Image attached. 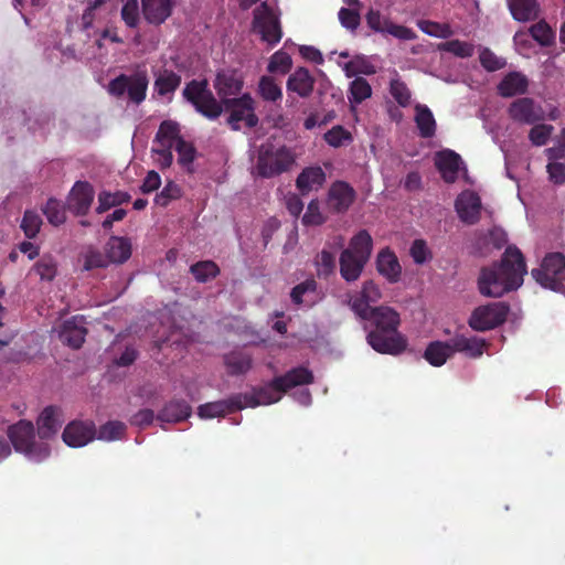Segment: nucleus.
I'll use <instances>...</instances> for the list:
<instances>
[{"instance_id": "2f4dec72", "label": "nucleus", "mask_w": 565, "mask_h": 565, "mask_svg": "<svg viewBox=\"0 0 565 565\" xmlns=\"http://www.w3.org/2000/svg\"><path fill=\"white\" fill-rule=\"evenodd\" d=\"M106 254L111 263H125L131 256V243L126 237L113 236L106 244Z\"/></svg>"}, {"instance_id": "393cba45", "label": "nucleus", "mask_w": 565, "mask_h": 565, "mask_svg": "<svg viewBox=\"0 0 565 565\" xmlns=\"http://www.w3.org/2000/svg\"><path fill=\"white\" fill-rule=\"evenodd\" d=\"M82 317H73L63 323L60 331L61 340L73 349H78L86 335V329L83 326Z\"/></svg>"}, {"instance_id": "a878e982", "label": "nucleus", "mask_w": 565, "mask_h": 565, "mask_svg": "<svg viewBox=\"0 0 565 565\" xmlns=\"http://www.w3.org/2000/svg\"><path fill=\"white\" fill-rule=\"evenodd\" d=\"M326 182V173L321 167H308L296 180L297 188L302 194L319 190Z\"/></svg>"}, {"instance_id": "412c9836", "label": "nucleus", "mask_w": 565, "mask_h": 565, "mask_svg": "<svg viewBox=\"0 0 565 565\" xmlns=\"http://www.w3.org/2000/svg\"><path fill=\"white\" fill-rule=\"evenodd\" d=\"M94 199V189L88 182L78 181L74 184L70 196L68 207L78 215L85 214Z\"/></svg>"}, {"instance_id": "8fccbe9b", "label": "nucleus", "mask_w": 565, "mask_h": 565, "mask_svg": "<svg viewBox=\"0 0 565 565\" xmlns=\"http://www.w3.org/2000/svg\"><path fill=\"white\" fill-rule=\"evenodd\" d=\"M225 363L232 374H242L249 370L252 360L249 355L243 352H232L226 355Z\"/></svg>"}, {"instance_id": "37998d69", "label": "nucleus", "mask_w": 565, "mask_h": 565, "mask_svg": "<svg viewBox=\"0 0 565 565\" xmlns=\"http://www.w3.org/2000/svg\"><path fill=\"white\" fill-rule=\"evenodd\" d=\"M531 126L532 127L527 136L531 145L534 147H543L547 145L552 135L554 134V126L543 121H539Z\"/></svg>"}, {"instance_id": "c85d7f7f", "label": "nucleus", "mask_w": 565, "mask_h": 565, "mask_svg": "<svg viewBox=\"0 0 565 565\" xmlns=\"http://www.w3.org/2000/svg\"><path fill=\"white\" fill-rule=\"evenodd\" d=\"M291 300L295 305L306 307L313 306L319 300L317 284L313 279H307L291 290Z\"/></svg>"}, {"instance_id": "1a4fd4ad", "label": "nucleus", "mask_w": 565, "mask_h": 565, "mask_svg": "<svg viewBox=\"0 0 565 565\" xmlns=\"http://www.w3.org/2000/svg\"><path fill=\"white\" fill-rule=\"evenodd\" d=\"M223 105L230 113L227 122L233 130L253 128L258 124L255 114V102L249 94H243L241 97L226 100Z\"/></svg>"}, {"instance_id": "ea45409f", "label": "nucleus", "mask_w": 565, "mask_h": 565, "mask_svg": "<svg viewBox=\"0 0 565 565\" xmlns=\"http://www.w3.org/2000/svg\"><path fill=\"white\" fill-rule=\"evenodd\" d=\"M191 415V407L185 402H171L164 406L159 414V419L168 423H175L188 418Z\"/></svg>"}, {"instance_id": "39448f33", "label": "nucleus", "mask_w": 565, "mask_h": 565, "mask_svg": "<svg viewBox=\"0 0 565 565\" xmlns=\"http://www.w3.org/2000/svg\"><path fill=\"white\" fill-rule=\"evenodd\" d=\"M294 162L291 150L285 146L266 142L259 149L255 171L263 178H271L289 170Z\"/></svg>"}, {"instance_id": "5701e85b", "label": "nucleus", "mask_w": 565, "mask_h": 565, "mask_svg": "<svg viewBox=\"0 0 565 565\" xmlns=\"http://www.w3.org/2000/svg\"><path fill=\"white\" fill-rule=\"evenodd\" d=\"M242 397L233 395L227 399L206 403L198 408V415L202 419H212L230 414L234 411L242 409L237 404H241Z\"/></svg>"}, {"instance_id": "f704fd0d", "label": "nucleus", "mask_w": 565, "mask_h": 565, "mask_svg": "<svg viewBox=\"0 0 565 565\" xmlns=\"http://www.w3.org/2000/svg\"><path fill=\"white\" fill-rule=\"evenodd\" d=\"M372 248L373 239L371 235L367 231L361 230L351 238L349 247L343 252H349L351 255L362 258V260H369L372 254Z\"/></svg>"}, {"instance_id": "69168bd1", "label": "nucleus", "mask_w": 565, "mask_h": 565, "mask_svg": "<svg viewBox=\"0 0 565 565\" xmlns=\"http://www.w3.org/2000/svg\"><path fill=\"white\" fill-rule=\"evenodd\" d=\"M126 195L124 193H110V192H102L98 195V206L96 209L97 213H104L108 209L120 204L125 201Z\"/></svg>"}, {"instance_id": "09e8293b", "label": "nucleus", "mask_w": 565, "mask_h": 565, "mask_svg": "<svg viewBox=\"0 0 565 565\" xmlns=\"http://www.w3.org/2000/svg\"><path fill=\"white\" fill-rule=\"evenodd\" d=\"M174 149L178 152L179 164L182 168H184L188 172H192L193 161L196 156V151L193 145L182 139L178 141Z\"/></svg>"}, {"instance_id": "b1692460", "label": "nucleus", "mask_w": 565, "mask_h": 565, "mask_svg": "<svg viewBox=\"0 0 565 565\" xmlns=\"http://www.w3.org/2000/svg\"><path fill=\"white\" fill-rule=\"evenodd\" d=\"M450 341L454 354L457 352L463 353L470 359L480 358L487 348V342L478 337H466L463 334H457L450 339Z\"/></svg>"}, {"instance_id": "58836bf2", "label": "nucleus", "mask_w": 565, "mask_h": 565, "mask_svg": "<svg viewBox=\"0 0 565 565\" xmlns=\"http://www.w3.org/2000/svg\"><path fill=\"white\" fill-rule=\"evenodd\" d=\"M415 122L424 138L431 137L436 130V121L433 113L426 105L417 104L415 106Z\"/></svg>"}, {"instance_id": "a18cd8bd", "label": "nucleus", "mask_w": 565, "mask_h": 565, "mask_svg": "<svg viewBox=\"0 0 565 565\" xmlns=\"http://www.w3.org/2000/svg\"><path fill=\"white\" fill-rule=\"evenodd\" d=\"M390 94L401 107H407L412 103V93L397 74L390 82Z\"/></svg>"}, {"instance_id": "6e6d98bb", "label": "nucleus", "mask_w": 565, "mask_h": 565, "mask_svg": "<svg viewBox=\"0 0 565 565\" xmlns=\"http://www.w3.org/2000/svg\"><path fill=\"white\" fill-rule=\"evenodd\" d=\"M33 270L42 280H52L56 276L57 265L55 259L50 255H44L34 265Z\"/></svg>"}, {"instance_id": "473e14b6", "label": "nucleus", "mask_w": 565, "mask_h": 565, "mask_svg": "<svg viewBox=\"0 0 565 565\" xmlns=\"http://www.w3.org/2000/svg\"><path fill=\"white\" fill-rule=\"evenodd\" d=\"M367 260H362V258L351 255L349 252H342L340 256V273L343 279L347 281H355Z\"/></svg>"}, {"instance_id": "7c9ffc66", "label": "nucleus", "mask_w": 565, "mask_h": 565, "mask_svg": "<svg viewBox=\"0 0 565 565\" xmlns=\"http://www.w3.org/2000/svg\"><path fill=\"white\" fill-rule=\"evenodd\" d=\"M454 355L451 341H434L425 350V359L433 366L444 365Z\"/></svg>"}, {"instance_id": "f03ea898", "label": "nucleus", "mask_w": 565, "mask_h": 565, "mask_svg": "<svg viewBox=\"0 0 565 565\" xmlns=\"http://www.w3.org/2000/svg\"><path fill=\"white\" fill-rule=\"evenodd\" d=\"M526 265L516 247H508L499 265L484 267L479 276L478 286L481 295L499 298L518 289L523 284Z\"/></svg>"}, {"instance_id": "a211bd4d", "label": "nucleus", "mask_w": 565, "mask_h": 565, "mask_svg": "<svg viewBox=\"0 0 565 565\" xmlns=\"http://www.w3.org/2000/svg\"><path fill=\"white\" fill-rule=\"evenodd\" d=\"M243 84V77L236 71H223L218 73L214 86L222 99V104H225L226 100H231L234 98L233 96L239 94Z\"/></svg>"}, {"instance_id": "0eeeda50", "label": "nucleus", "mask_w": 565, "mask_h": 565, "mask_svg": "<svg viewBox=\"0 0 565 565\" xmlns=\"http://www.w3.org/2000/svg\"><path fill=\"white\" fill-rule=\"evenodd\" d=\"M253 30L269 45L277 44L282 35L279 15L274 4L263 2L254 11Z\"/></svg>"}, {"instance_id": "bb28decb", "label": "nucleus", "mask_w": 565, "mask_h": 565, "mask_svg": "<svg viewBox=\"0 0 565 565\" xmlns=\"http://www.w3.org/2000/svg\"><path fill=\"white\" fill-rule=\"evenodd\" d=\"M379 273L388 281L396 282L399 279L402 267L396 255L388 248L382 249L376 258Z\"/></svg>"}, {"instance_id": "f3484780", "label": "nucleus", "mask_w": 565, "mask_h": 565, "mask_svg": "<svg viewBox=\"0 0 565 565\" xmlns=\"http://www.w3.org/2000/svg\"><path fill=\"white\" fill-rule=\"evenodd\" d=\"M435 164L443 179L448 183H454L459 172L465 168L459 154L452 150H443L436 153Z\"/></svg>"}, {"instance_id": "20e7f679", "label": "nucleus", "mask_w": 565, "mask_h": 565, "mask_svg": "<svg viewBox=\"0 0 565 565\" xmlns=\"http://www.w3.org/2000/svg\"><path fill=\"white\" fill-rule=\"evenodd\" d=\"M312 373L305 367H296L286 375L274 379L270 383L249 392L237 394L242 397L238 407L254 408L260 405H269L280 401L282 394L298 385H305L312 382Z\"/></svg>"}, {"instance_id": "6ab92c4d", "label": "nucleus", "mask_w": 565, "mask_h": 565, "mask_svg": "<svg viewBox=\"0 0 565 565\" xmlns=\"http://www.w3.org/2000/svg\"><path fill=\"white\" fill-rule=\"evenodd\" d=\"M177 0H141L145 20L154 25L162 24L172 13Z\"/></svg>"}, {"instance_id": "338daca9", "label": "nucleus", "mask_w": 565, "mask_h": 565, "mask_svg": "<svg viewBox=\"0 0 565 565\" xmlns=\"http://www.w3.org/2000/svg\"><path fill=\"white\" fill-rule=\"evenodd\" d=\"M409 254L413 260L418 265L431 258V253L424 239H415L411 246Z\"/></svg>"}, {"instance_id": "bf43d9fd", "label": "nucleus", "mask_w": 565, "mask_h": 565, "mask_svg": "<svg viewBox=\"0 0 565 565\" xmlns=\"http://www.w3.org/2000/svg\"><path fill=\"white\" fill-rule=\"evenodd\" d=\"M324 140L329 146L339 148L348 145L352 140V136L342 126H335L324 134Z\"/></svg>"}, {"instance_id": "a19ab883", "label": "nucleus", "mask_w": 565, "mask_h": 565, "mask_svg": "<svg viewBox=\"0 0 565 565\" xmlns=\"http://www.w3.org/2000/svg\"><path fill=\"white\" fill-rule=\"evenodd\" d=\"M181 77L172 71L160 72L154 81V90L160 96L172 94L180 85Z\"/></svg>"}, {"instance_id": "72a5a7b5", "label": "nucleus", "mask_w": 565, "mask_h": 565, "mask_svg": "<svg viewBox=\"0 0 565 565\" xmlns=\"http://www.w3.org/2000/svg\"><path fill=\"white\" fill-rule=\"evenodd\" d=\"M337 63L349 78L359 74L373 75L376 73L373 63L364 55H355L349 62L338 61Z\"/></svg>"}, {"instance_id": "9d476101", "label": "nucleus", "mask_w": 565, "mask_h": 565, "mask_svg": "<svg viewBox=\"0 0 565 565\" xmlns=\"http://www.w3.org/2000/svg\"><path fill=\"white\" fill-rule=\"evenodd\" d=\"M508 312L509 307L503 302L480 306L472 311L468 323L476 331L491 330L505 321Z\"/></svg>"}, {"instance_id": "aec40b11", "label": "nucleus", "mask_w": 565, "mask_h": 565, "mask_svg": "<svg viewBox=\"0 0 565 565\" xmlns=\"http://www.w3.org/2000/svg\"><path fill=\"white\" fill-rule=\"evenodd\" d=\"M316 81L306 67L296 68L286 83L287 92L294 93L301 98L309 97L315 88Z\"/></svg>"}, {"instance_id": "f257e3e1", "label": "nucleus", "mask_w": 565, "mask_h": 565, "mask_svg": "<svg viewBox=\"0 0 565 565\" xmlns=\"http://www.w3.org/2000/svg\"><path fill=\"white\" fill-rule=\"evenodd\" d=\"M36 424L40 440L35 438L33 424L24 419L8 428V437L17 452L22 454L29 461L39 463L51 455L47 440L56 435L63 424L61 411L53 406L44 408Z\"/></svg>"}, {"instance_id": "49530a36", "label": "nucleus", "mask_w": 565, "mask_h": 565, "mask_svg": "<svg viewBox=\"0 0 565 565\" xmlns=\"http://www.w3.org/2000/svg\"><path fill=\"white\" fill-rule=\"evenodd\" d=\"M291 66V56L287 52L279 50L271 55L267 71L271 74L285 75L290 71Z\"/></svg>"}, {"instance_id": "c9c22d12", "label": "nucleus", "mask_w": 565, "mask_h": 565, "mask_svg": "<svg viewBox=\"0 0 565 565\" xmlns=\"http://www.w3.org/2000/svg\"><path fill=\"white\" fill-rule=\"evenodd\" d=\"M127 93L129 98L139 104L146 98L149 79L146 70H138L129 76Z\"/></svg>"}, {"instance_id": "680f3d73", "label": "nucleus", "mask_w": 565, "mask_h": 565, "mask_svg": "<svg viewBox=\"0 0 565 565\" xmlns=\"http://www.w3.org/2000/svg\"><path fill=\"white\" fill-rule=\"evenodd\" d=\"M83 268L85 270H92L106 266L107 262L105 257L97 249L87 247L82 254Z\"/></svg>"}, {"instance_id": "de8ad7c7", "label": "nucleus", "mask_w": 565, "mask_h": 565, "mask_svg": "<svg viewBox=\"0 0 565 565\" xmlns=\"http://www.w3.org/2000/svg\"><path fill=\"white\" fill-rule=\"evenodd\" d=\"M417 26L425 34L438 38V39H448L454 32L449 24L447 23H438L429 20H420L417 22Z\"/></svg>"}, {"instance_id": "3c124183", "label": "nucleus", "mask_w": 565, "mask_h": 565, "mask_svg": "<svg viewBox=\"0 0 565 565\" xmlns=\"http://www.w3.org/2000/svg\"><path fill=\"white\" fill-rule=\"evenodd\" d=\"M42 226V217L32 210H26L23 214L20 227L28 238H34Z\"/></svg>"}, {"instance_id": "c03bdc74", "label": "nucleus", "mask_w": 565, "mask_h": 565, "mask_svg": "<svg viewBox=\"0 0 565 565\" xmlns=\"http://www.w3.org/2000/svg\"><path fill=\"white\" fill-rule=\"evenodd\" d=\"M372 95V87L363 77H356L350 83L348 98L351 104H361L363 100L370 98Z\"/></svg>"}, {"instance_id": "4d7b16f0", "label": "nucleus", "mask_w": 565, "mask_h": 565, "mask_svg": "<svg viewBox=\"0 0 565 565\" xmlns=\"http://www.w3.org/2000/svg\"><path fill=\"white\" fill-rule=\"evenodd\" d=\"M121 19L128 28H136L139 24V4L138 0H121Z\"/></svg>"}, {"instance_id": "13d9d810", "label": "nucleus", "mask_w": 565, "mask_h": 565, "mask_svg": "<svg viewBox=\"0 0 565 565\" xmlns=\"http://www.w3.org/2000/svg\"><path fill=\"white\" fill-rule=\"evenodd\" d=\"M191 273L198 281L205 282L217 275L218 267L215 263L205 260L191 266Z\"/></svg>"}, {"instance_id": "6e6552de", "label": "nucleus", "mask_w": 565, "mask_h": 565, "mask_svg": "<svg viewBox=\"0 0 565 565\" xmlns=\"http://www.w3.org/2000/svg\"><path fill=\"white\" fill-rule=\"evenodd\" d=\"M183 95L200 114L209 119H216L223 111L222 104L215 99L205 81H192L185 86Z\"/></svg>"}, {"instance_id": "774afa93", "label": "nucleus", "mask_w": 565, "mask_h": 565, "mask_svg": "<svg viewBox=\"0 0 565 565\" xmlns=\"http://www.w3.org/2000/svg\"><path fill=\"white\" fill-rule=\"evenodd\" d=\"M339 20L345 29L355 31L360 25V13L356 9L342 8L339 11Z\"/></svg>"}, {"instance_id": "423d86ee", "label": "nucleus", "mask_w": 565, "mask_h": 565, "mask_svg": "<svg viewBox=\"0 0 565 565\" xmlns=\"http://www.w3.org/2000/svg\"><path fill=\"white\" fill-rule=\"evenodd\" d=\"M532 276L542 287L554 291H563L565 284V256L558 252L547 254L540 267L532 269Z\"/></svg>"}, {"instance_id": "5fc2aeb1", "label": "nucleus", "mask_w": 565, "mask_h": 565, "mask_svg": "<svg viewBox=\"0 0 565 565\" xmlns=\"http://www.w3.org/2000/svg\"><path fill=\"white\" fill-rule=\"evenodd\" d=\"M126 430V425L118 420L108 422L103 425L98 433L97 438L105 441H114L120 439Z\"/></svg>"}, {"instance_id": "e433bc0d", "label": "nucleus", "mask_w": 565, "mask_h": 565, "mask_svg": "<svg viewBox=\"0 0 565 565\" xmlns=\"http://www.w3.org/2000/svg\"><path fill=\"white\" fill-rule=\"evenodd\" d=\"M509 9L515 20L523 22L533 20L539 14L536 0H509Z\"/></svg>"}, {"instance_id": "0e129e2a", "label": "nucleus", "mask_w": 565, "mask_h": 565, "mask_svg": "<svg viewBox=\"0 0 565 565\" xmlns=\"http://www.w3.org/2000/svg\"><path fill=\"white\" fill-rule=\"evenodd\" d=\"M479 60L481 65L490 72L501 70L505 66V60L497 56L489 49H483L480 52Z\"/></svg>"}, {"instance_id": "864d4df0", "label": "nucleus", "mask_w": 565, "mask_h": 565, "mask_svg": "<svg viewBox=\"0 0 565 565\" xmlns=\"http://www.w3.org/2000/svg\"><path fill=\"white\" fill-rule=\"evenodd\" d=\"M43 213L45 214L50 224L54 226H58L63 224L66 220L65 209L62 202L50 199L44 209Z\"/></svg>"}, {"instance_id": "e2e57ef3", "label": "nucleus", "mask_w": 565, "mask_h": 565, "mask_svg": "<svg viewBox=\"0 0 565 565\" xmlns=\"http://www.w3.org/2000/svg\"><path fill=\"white\" fill-rule=\"evenodd\" d=\"M326 222V217L320 211L319 202L313 200L308 204L307 211L302 216V223L308 226H318Z\"/></svg>"}, {"instance_id": "9b49d317", "label": "nucleus", "mask_w": 565, "mask_h": 565, "mask_svg": "<svg viewBox=\"0 0 565 565\" xmlns=\"http://www.w3.org/2000/svg\"><path fill=\"white\" fill-rule=\"evenodd\" d=\"M508 114L513 121L521 125H534L546 118L542 105L530 97H521L512 102Z\"/></svg>"}, {"instance_id": "4468645a", "label": "nucleus", "mask_w": 565, "mask_h": 565, "mask_svg": "<svg viewBox=\"0 0 565 565\" xmlns=\"http://www.w3.org/2000/svg\"><path fill=\"white\" fill-rule=\"evenodd\" d=\"M382 297L380 288L372 281H365L359 295L349 300L353 312L361 319H369V313L373 309L372 303H376Z\"/></svg>"}, {"instance_id": "f8f14e48", "label": "nucleus", "mask_w": 565, "mask_h": 565, "mask_svg": "<svg viewBox=\"0 0 565 565\" xmlns=\"http://www.w3.org/2000/svg\"><path fill=\"white\" fill-rule=\"evenodd\" d=\"M367 26L376 33L390 34L398 40L411 41L416 38L415 32L404 25L395 24L387 15L379 10L371 9L365 15Z\"/></svg>"}, {"instance_id": "4c0bfd02", "label": "nucleus", "mask_w": 565, "mask_h": 565, "mask_svg": "<svg viewBox=\"0 0 565 565\" xmlns=\"http://www.w3.org/2000/svg\"><path fill=\"white\" fill-rule=\"evenodd\" d=\"M179 140H182L179 125L171 120L161 122L156 135L154 145L174 148Z\"/></svg>"}, {"instance_id": "7ed1b4c3", "label": "nucleus", "mask_w": 565, "mask_h": 565, "mask_svg": "<svg viewBox=\"0 0 565 565\" xmlns=\"http://www.w3.org/2000/svg\"><path fill=\"white\" fill-rule=\"evenodd\" d=\"M367 321L374 324L370 331L367 343L379 353L396 355L406 348V340L397 332L398 313L390 307H375L369 313Z\"/></svg>"}, {"instance_id": "cd10ccee", "label": "nucleus", "mask_w": 565, "mask_h": 565, "mask_svg": "<svg viewBox=\"0 0 565 565\" xmlns=\"http://www.w3.org/2000/svg\"><path fill=\"white\" fill-rule=\"evenodd\" d=\"M529 81L520 72H510L498 85V92L502 97H512L524 94L527 90Z\"/></svg>"}, {"instance_id": "2eb2a0df", "label": "nucleus", "mask_w": 565, "mask_h": 565, "mask_svg": "<svg viewBox=\"0 0 565 565\" xmlns=\"http://www.w3.org/2000/svg\"><path fill=\"white\" fill-rule=\"evenodd\" d=\"M455 209L458 217L466 224H476L481 214L480 196L470 190L461 192L455 202Z\"/></svg>"}, {"instance_id": "052dcab7", "label": "nucleus", "mask_w": 565, "mask_h": 565, "mask_svg": "<svg viewBox=\"0 0 565 565\" xmlns=\"http://www.w3.org/2000/svg\"><path fill=\"white\" fill-rule=\"evenodd\" d=\"M530 33L532 38L543 46L550 45L555 38L553 30L543 21L532 25Z\"/></svg>"}, {"instance_id": "4be33fe9", "label": "nucleus", "mask_w": 565, "mask_h": 565, "mask_svg": "<svg viewBox=\"0 0 565 565\" xmlns=\"http://www.w3.org/2000/svg\"><path fill=\"white\" fill-rule=\"evenodd\" d=\"M355 192L352 186L345 182L338 181L333 183L328 193V204L335 212H344L353 203Z\"/></svg>"}, {"instance_id": "79ce46f5", "label": "nucleus", "mask_w": 565, "mask_h": 565, "mask_svg": "<svg viewBox=\"0 0 565 565\" xmlns=\"http://www.w3.org/2000/svg\"><path fill=\"white\" fill-rule=\"evenodd\" d=\"M258 95L265 100L276 103L282 98V89L275 78L264 75L259 78Z\"/></svg>"}, {"instance_id": "ddd939ff", "label": "nucleus", "mask_w": 565, "mask_h": 565, "mask_svg": "<svg viewBox=\"0 0 565 565\" xmlns=\"http://www.w3.org/2000/svg\"><path fill=\"white\" fill-rule=\"evenodd\" d=\"M547 157L546 171L548 179L554 184H563L565 182V129L562 131L557 146L547 148L545 150Z\"/></svg>"}, {"instance_id": "dca6fc26", "label": "nucleus", "mask_w": 565, "mask_h": 565, "mask_svg": "<svg viewBox=\"0 0 565 565\" xmlns=\"http://www.w3.org/2000/svg\"><path fill=\"white\" fill-rule=\"evenodd\" d=\"M93 423L72 422L62 434L63 441L70 447H83L95 438Z\"/></svg>"}, {"instance_id": "603ef678", "label": "nucleus", "mask_w": 565, "mask_h": 565, "mask_svg": "<svg viewBox=\"0 0 565 565\" xmlns=\"http://www.w3.org/2000/svg\"><path fill=\"white\" fill-rule=\"evenodd\" d=\"M438 50L449 52L458 57L465 58L472 56L475 46L471 43L459 40H451L438 44Z\"/></svg>"}, {"instance_id": "c756f323", "label": "nucleus", "mask_w": 565, "mask_h": 565, "mask_svg": "<svg viewBox=\"0 0 565 565\" xmlns=\"http://www.w3.org/2000/svg\"><path fill=\"white\" fill-rule=\"evenodd\" d=\"M344 239L342 236H337L330 244L333 250L323 248L316 258L317 271L319 276H328L335 267V252L343 247Z\"/></svg>"}]
</instances>
